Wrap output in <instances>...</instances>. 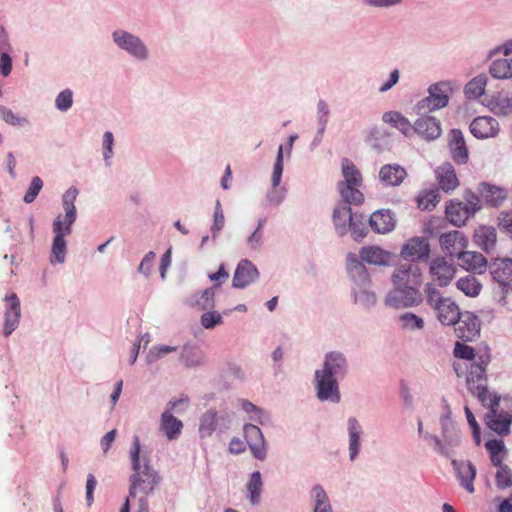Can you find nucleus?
I'll return each instance as SVG.
<instances>
[{"label":"nucleus","mask_w":512,"mask_h":512,"mask_svg":"<svg viewBox=\"0 0 512 512\" xmlns=\"http://www.w3.org/2000/svg\"><path fill=\"white\" fill-rule=\"evenodd\" d=\"M423 282V273L416 263L400 264L393 272V290L385 299L389 307H410L421 302L422 294L419 290Z\"/></svg>","instance_id":"f257e3e1"},{"label":"nucleus","mask_w":512,"mask_h":512,"mask_svg":"<svg viewBox=\"0 0 512 512\" xmlns=\"http://www.w3.org/2000/svg\"><path fill=\"white\" fill-rule=\"evenodd\" d=\"M141 444L138 436L133 437L130 459L133 473L130 476L129 497L134 498L138 493L145 497L154 492L160 482V476L153 469L147 455H140Z\"/></svg>","instance_id":"f03ea898"},{"label":"nucleus","mask_w":512,"mask_h":512,"mask_svg":"<svg viewBox=\"0 0 512 512\" xmlns=\"http://www.w3.org/2000/svg\"><path fill=\"white\" fill-rule=\"evenodd\" d=\"M347 368L346 358L340 352L334 351L326 355L323 369L315 372L317 397L321 401H340L337 378L343 377Z\"/></svg>","instance_id":"7ed1b4c3"},{"label":"nucleus","mask_w":512,"mask_h":512,"mask_svg":"<svg viewBox=\"0 0 512 512\" xmlns=\"http://www.w3.org/2000/svg\"><path fill=\"white\" fill-rule=\"evenodd\" d=\"M488 357L480 356L477 361L471 363L466 376V385L482 406H493L500 402V397L488 390L486 368Z\"/></svg>","instance_id":"20e7f679"},{"label":"nucleus","mask_w":512,"mask_h":512,"mask_svg":"<svg viewBox=\"0 0 512 512\" xmlns=\"http://www.w3.org/2000/svg\"><path fill=\"white\" fill-rule=\"evenodd\" d=\"M425 292L428 304L436 310L437 318L443 325H455L460 320L463 314L451 298L442 297L431 284H427Z\"/></svg>","instance_id":"39448f33"},{"label":"nucleus","mask_w":512,"mask_h":512,"mask_svg":"<svg viewBox=\"0 0 512 512\" xmlns=\"http://www.w3.org/2000/svg\"><path fill=\"white\" fill-rule=\"evenodd\" d=\"M342 174L344 180L339 185L342 198L349 204H361L363 194L359 187L362 184V176L356 166L347 158L342 159Z\"/></svg>","instance_id":"423d86ee"},{"label":"nucleus","mask_w":512,"mask_h":512,"mask_svg":"<svg viewBox=\"0 0 512 512\" xmlns=\"http://www.w3.org/2000/svg\"><path fill=\"white\" fill-rule=\"evenodd\" d=\"M465 199L466 203L459 200H450L446 204V218L453 226H464L481 209V201L477 195L468 193Z\"/></svg>","instance_id":"0eeeda50"},{"label":"nucleus","mask_w":512,"mask_h":512,"mask_svg":"<svg viewBox=\"0 0 512 512\" xmlns=\"http://www.w3.org/2000/svg\"><path fill=\"white\" fill-rule=\"evenodd\" d=\"M188 398L171 400L167 403L166 410L161 414L159 429L168 440H176L182 433L183 422L172 415L173 411L178 412L177 408L187 403Z\"/></svg>","instance_id":"6e6552de"},{"label":"nucleus","mask_w":512,"mask_h":512,"mask_svg":"<svg viewBox=\"0 0 512 512\" xmlns=\"http://www.w3.org/2000/svg\"><path fill=\"white\" fill-rule=\"evenodd\" d=\"M449 90L450 87L445 82H440L430 86L429 96L420 100L416 105L417 113L420 115H426L428 112L445 107L449 100Z\"/></svg>","instance_id":"1a4fd4ad"},{"label":"nucleus","mask_w":512,"mask_h":512,"mask_svg":"<svg viewBox=\"0 0 512 512\" xmlns=\"http://www.w3.org/2000/svg\"><path fill=\"white\" fill-rule=\"evenodd\" d=\"M71 227L72 224L63 222L62 215H58L54 220L53 232L55 233V237L51 249V263L64 262L67 251V245L64 237L71 234Z\"/></svg>","instance_id":"9d476101"},{"label":"nucleus","mask_w":512,"mask_h":512,"mask_svg":"<svg viewBox=\"0 0 512 512\" xmlns=\"http://www.w3.org/2000/svg\"><path fill=\"white\" fill-rule=\"evenodd\" d=\"M439 244L443 253L450 258L459 259L466 251L469 241L463 232L452 230L440 235Z\"/></svg>","instance_id":"9b49d317"},{"label":"nucleus","mask_w":512,"mask_h":512,"mask_svg":"<svg viewBox=\"0 0 512 512\" xmlns=\"http://www.w3.org/2000/svg\"><path fill=\"white\" fill-rule=\"evenodd\" d=\"M457 268L452 261L444 256H437L429 263V273L432 280L439 286L445 287L450 284L456 274Z\"/></svg>","instance_id":"f8f14e48"},{"label":"nucleus","mask_w":512,"mask_h":512,"mask_svg":"<svg viewBox=\"0 0 512 512\" xmlns=\"http://www.w3.org/2000/svg\"><path fill=\"white\" fill-rule=\"evenodd\" d=\"M430 255V244L427 237H412L406 241L400 251V256L409 263L426 260Z\"/></svg>","instance_id":"ddd939ff"},{"label":"nucleus","mask_w":512,"mask_h":512,"mask_svg":"<svg viewBox=\"0 0 512 512\" xmlns=\"http://www.w3.org/2000/svg\"><path fill=\"white\" fill-rule=\"evenodd\" d=\"M489 409L486 415L487 426L499 435H507L510 432L512 416L505 411H499V402L493 406H484Z\"/></svg>","instance_id":"4468645a"},{"label":"nucleus","mask_w":512,"mask_h":512,"mask_svg":"<svg viewBox=\"0 0 512 512\" xmlns=\"http://www.w3.org/2000/svg\"><path fill=\"white\" fill-rule=\"evenodd\" d=\"M490 274L493 280L503 288L505 293L512 289L511 259H495L490 264Z\"/></svg>","instance_id":"2eb2a0df"},{"label":"nucleus","mask_w":512,"mask_h":512,"mask_svg":"<svg viewBox=\"0 0 512 512\" xmlns=\"http://www.w3.org/2000/svg\"><path fill=\"white\" fill-rule=\"evenodd\" d=\"M113 39L118 46L133 56L140 59L147 57V49L138 37L125 31H116L113 33Z\"/></svg>","instance_id":"dca6fc26"},{"label":"nucleus","mask_w":512,"mask_h":512,"mask_svg":"<svg viewBox=\"0 0 512 512\" xmlns=\"http://www.w3.org/2000/svg\"><path fill=\"white\" fill-rule=\"evenodd\" d=\"M499 130L498 121L491 116L476 117L470 124V132L478 139L493 138Z\"/></svg>","instance_id":"f3484780"},{"label":"nucleus","mask_w":512,"mask_h":512,"mask_svg":"<svg viewBox=\"0 0 512 512\" xmlns=\"http://www.w3.org/2000/svg\"><path fill=\"white\" fill-rule=\"evenodd\" d=\"M244 436L255 458L263 460L266 457V448L260 428L253 424L244 426Z\"/></svg>","instance_id":"a211bd4d"},{"label":"nucleus","mask_w":512,"mask_h":512,"mask_svg":"<svg viewBox=\"0 0 512 512\" xmlns=\"http://www.w3.org/2000/svg\"><path fill=\"white\" fill-rule=\"evenodd\" d=\"M455 325H457L455 328L456 335L463 341H473L480 332L478 318L468 312L464 313Z\"/></svg>","instance_id":"6ab92c4d"},{"label":"nucleus","mask_w":512,"mask_h":512,"mask_svg":"<svg viewBox=\"0 0 512 512\" xmlns=\"http://www.w3.org/2000/svg\"><path fill=\"white\" fill-rule=\"evenodd\" d=\"M5 300L8 302V307L4 315V336H9L17 327L20 320L21 308L20 300L15 293L7 296Z\"/></svg>","instance_id":"aec40b11"},{"label":"nucleus","mask_w":512,"mask_h":512,"mask_svg":"<svg viewBox=\"0 0 512 512\" xmlns=\"http://www.w3.org/2000/svg\"><path fill=\"white\" fill-rule=\"evenodd\" d=\"M333 221L339 235H345L350 228L356 233V223L353 222L352 209L347 202L334 209Z\"/></svg>","instance_id":"412c9836"},{"label":"nucleus","mask_w":512,"mask_h":512,"mask_svg":"<svg viewBox=\"0 0 512 512\" xmlns=\"http://www.w3.org/2000/svg\"><path fill=\"white\" fill-rule=\"evenodd\" d=\"M257 268L248 260H241L233 276V287L244 288L258 278Z\"/></svg>","instance_id":"4be33fe9"},{"label":"nucleus","mask_w":512,"mask_h":512,"mask_svg":"<svg viewBox=\"0 0 512 512\" xmlns=\"http://www.w3.org/2000/svg\"><path fill=\"white\" fill-rule=\"evenodd\" d=\"M359 257L367 264L387 266L392 260V253L378 246H364L359 251Z\"/></svg>","instance_id":"5701e85b"},{"label":"nucleus","mask_w":512,"mask_h":512,"mask_svg":"<svg viewBox=\"0 0 512 512\" xmlns=\"http://www.w3.org/2000/svg\"><path fill=\"white\" fill-rule=\"evenodd\" d=\"M459 266L474 274H483L487 268V259L479 252L465 251L458 259Z\"/></svg>","instance_id":"b1692460"},{"label":"nucleus","mask_w":512,"mask_h":512,"mask_svg":"<svg viewBox=\"0 0 512 512\" xmlns=\"http://www.w3.org/2000/svg\"><path fill=\"white\" fill-rule=\"evenodd\" d=\"M436 179L440 188L445 192H451L459 186V179L451 163H443L435 170Z\"/></svg>","instance_id":"393cba45"},{"label":"nucleus","mask_w":512,"mask_h":512,"mask_svg":"<svg viewBox=\"0 0 512 512\" xmlns=\"http://www.w3.org/2000/svg\"><path fill=\"white\" fill-rule=\"evenodd\" d=\"M449 149L453 160L459 164H464L468 160V149L465 143L463 133L458 129L450 132Z\"/></svg>","instance_id":"a878e982"},{"label":"nucleus","mask_w":512,"mask_h":512,"mask_svg":"<svg viewBox=\"0 0 512 512\" xmlns=\"http://www.w3.org/2000/svg\"><path fill=\"white\" fill-rule=\"evenodd\" d=\"M452 464L457 471L458 479L461 486L468 492L474 493L475 488L473 481L476 477V468L470 461H456L453 460Z\"/></svg>","instance_id":"bb28decb"},{"label":"nucleus","mask_w":512,"mask_h":512,"mask_svg":"<svg viewBox=\"0 0 512 512\" xmlns=\"http://www.w3.org/2000/svg\"><path fill=\"white\" fill-rule=\"evenodd\" d=\"M414 132L421 135L425 139H436L441 134V126L439 121L431 116L421 115L414 124Z\"/></svg>","instance_id":"cd10ccee"},{"label":"nucleus","mask_w":512,"mask_h":512,"mask_svg":"<svg viewBox=\"0 0 512 512\" xmlns=\"http://www.w3.org/2000/svg\"><path fill=\"white\" fill-rule=\"evenodd\" d=\"M396 220L389 210H378L371 214L369 224L374 232L386 234L395 227Z\"/></svg>","instance_id":"c85d7f7f"},{"label":"nucleus","mask_w":512,"mask_h":512,"mask_svg":"<svg viewBox=\"0 0 512 512\" xmlns=\"http://www.w3.org/2000/svg\"><path fill=\"white\" fill-rule=\"evenodd\" d=\"M347 269L351 277L358 284L365 286L370 283L369 273L363 264L364 261L355 253H348L346 257Z\"/></svg>","instance_id":"c756f323"},{"label":"nucleus","mask_w":512,"mask_h":512,"mask_svg":"<svg viewBox=\"0 0 512 512\" xmlns=\"http://www.w3.org/2000/svg\"><path fill=\"white\" fill-rule=\"evenodd\" d=\"M473 240L479 248L485 252H490L497 242L496 229L493 226H479L474 231Z\"/></svg>","instance_id":"7c9ffc66"},{"label":"nucleus","mask_w":512,"mask_h":512,"mask_svg":"<svg viewBox=\"0 0 512 512\" xmlns=\"http://www.w3.org/2000/svg\"><path fill=\"white\" fill-rule=\"evenodd\" d=\"M406 176V170L399 165H384L379 172L380 180L390 186L400 185Z\"/></svg>","instance_id":"2f4dec72"},{"label":"nucleus","mask_w":512,"mask_h":512,"mask_svg":"<svg viewBox=\"0 0 512 512\" xmlns=\"http://www.w3.org/2000/svg\"><path fill=\"white\" fill-rule=\"evenodd\" d=\"M479 192L486 203L494 207L501 205L507 197V191L504 188L487 183L480 184Z\"/></svg>","instance_id":"473e14b6"},{"label":"nucleus","mask_w":512,"mask_h":512,"mask_svg":"<svg viewBox=\"0 0 512 512\" xmlns=\"http://www.w3.org/2000/svg\"><path fill=\"white\" fill-rule=\"evenodd\" d=\"M382 119L385 123L398 129L405 136H410L414 133V125H412L409 120L399 112H385Z\"/></svg>","instance_id":"72a5a7b5"},{"label":"nucleus","mask_w":512,"mask_h":512,"mask_svg":"<svg viewBox=\"0 0 512 512\" xmlns=\"http://www.w3.org/2000/svg\"><path fill=\"white\" fill-rule=\"evenodd\" d=\"M219 285H214L211 288L205 289L202 294L198 297L193 295L188 299V305L199 310H207L214 307L215 301V289Z\"/></svg>","instance_id":"f704fd0d"},{"label":"nucleus","mask_w":512,"mask_h":512,"mask_svg":"<svg viewBox=\"0 0 512 512\" xmlns=\"http://www.w3.org/2000/svg\"><path fill=\"white\" fill-rule=\"evenodd\" d=\"M78 196V190L75 187L69 188L63 195V208L65 216L62 217L64 223L73 224L76 220V208L74 202Z\"/></svg>","instance_id":"c9c22d12"},{"label":"nucleus","mask_w":512,"mask_h":512,"mask_svg":"<svg viewBox=\"0 0 512 512\" xmlns=\"http://www.w3.org/2000/svg\"><path fill=\"white\" fill-rule=\"evenodd\" d=\"M456 287L468 297H476L480 294L482 284L475 276L467 275L456 282Z\"/></svg>","instance_id":"e433bc0d"},{"label":"nucleus","mask_w":512,"mask_h":512,"mask_svg":"<svg viewBox=\"0 0 512 512\" xmlns=\"http://www.w3.org/2000/svg\"><path fill=\"white\" fill-rule=\"evenodd\" d=\"M440 201L438 189L423 190L416 198L417 206L420 210L431 211Z\"/></svg>","instance_id":"4c0bfd02"},{"label":"nucleus","mask_w":512,"mask_h":512,"mask_svg":"<svg viewBox=\"0 0 512 512\" xmlns=\"http://www.w3.org/2000/svg\"><path fill=\"white\" fill-rule=\"evenodd\" d=\"M350 459L354 460L360 448L361 427L355 418L348 420Z\"/></svg>","instance_id":"58836bf2"},{"label":"nucleus","mask_w":512,"mask_h":512,"mask_svg":"<svg viewBox=\"0 0 512 512\" xmlns=\"http://www.w3.org/2000/svg\"><path fill=\"white\" fill-rule=\"evenodd\" d=\"M489 72L493 78H512V58L497 59L493 61L490 65Z\"/></svg>","instance_id":"ea45409f"},{"label":"nucleus","mask_w":512,"mask_h":512,"mask_svg":"<svg viewBox=\"0 0 512 512\" xmlns=\"http://www.w3.org/2000/svg\"><path fill=\"white\" fill-rule=\"evenodd\" d=\"M487 77L483 74L474 77L465 86V95L472 98H479L485 92Z\"/></svg>","instance_id":"a19ab883"},{"label":"nucleus","mask_w":512,"mask_h":512,"mask_svg":"<svg viewBox=\"0 0 512 512\" xmlns=\"http://www.w3.org/2000/svg\"><path fill=\"white\" fill-rule=\"evenodd\" d=\"M218 423L217 413L207 411L200 420L199 432L201 437H209L215 431Z\"/></svg>","instance_id":"79ce46f5"},{"label":"nucleus","mask_w":512,"mask_h":512,"mask_svg":"<svg viewBox=\"0 0 512 512\" xmlns=\"http://www.w3.org/2000/svg\"><path fill=\"white\" fill-rule=\"evenodd\" d=\"M497 467V471L495 474V482L496 486L503 490L508 487L512 486V470L509 468L508 465L503 464L500 462V464L495 465Z\"/></svg>","instance_id":"37998d69"},{"label":"nucleus","mask_w":512,"mask_h":512,"mask_svg":"<svg viewBox=\"0 0 512 512\" xmlns=\"http://www.w3.org/2000/svg\"><path fill=\"white\" fill-rule=\"evenodd\" d=\"M262 480L260 472L256 471L252 473L251 478L247 484L249 492V498L253 505L259 502L260 494L262 491Z\"/></svg>","instance_id":"c03bdc74"},{"label":"nucleus","mask_w":512,"mask_h":512,"mask_svg":"<svg viewBox=\"0 0 512 512\" xmlns=\"http://www.w3.org/2000/svg\"><path fill=\"white\" fill-rule=\"evenodd\" d=\"M486 449L490 454V459L493 465H498L502 462L500 453L505 451V445L502 440L492 439L488 440L485 444Z\"/></svg>","instance_id":"a18cd8bd"},{"label":"nucleus","mask_w":512,"mask_h":512,"mask_svg":"<svg viewBox=\"0 0 512 512\" xmlns=\"http://www.w3.org/2000/svg\"><path fill=\"white\" fill-rule=\"evenodd\" d=\"M0 115L7 124L12 126L28 124V120L25 117L17 116L11 109L4 106H0Z\"/></svg>","instance_id":"49530a36"},{"label":"nucleus","mask_w":512,"mask_h":512,"mask_svg":"<svg viewBox=\"0 0 512 512\" xmlns=\"http://www.w3.org/2000/svg\"><path fill=\"white\" fill-rule=\"evenodd\" d=\"M283 172V146L280 145L277 152L276 161L272 173V186L275 188L281 182Z\"/></svg>","instance_id":"de8ad7c7"},{"label":"nucleus","mask_w":512,"mask_h":512,"mask_svg":"<svg viewBox=\"0 0 512 512\" xmlns=\"http://www.w3.org/2000/svg\"><path fill=\"white\" fill-rule=\"evenodd\" d=\"M224 224H225V218H224L223 209H222L220 201L217 200L216 206H215V211H214V221L211 226L213 238H215L217 233H219L223 229Z\"/></svg>","instance_id":"09e8293b"},{"label":"nucleus","mask_w":512,"mask_h":512,"mask_svg":"<svg viewBox=\"0 0 512 512\" xmlns=\"http://www.w3.org/2000/svg\"><path fill=\"white\" fill-rule=\"evenodd\" d=\"M73 103V93L71 90L66 89L58 94L55 100V105L60 111H67L71 108Z\"/></svg>","instance_id":"8fccbe9b"},{"label":"nucleus","mask_w":512,"mask_h":512,"mask_svg":"<svg viewBox=\"0 0 512 512\" xmlns=\"http://www.w3.org/2000/svg\"><path fill=\"white\" fill-rule=\"evenodd\" d=\"M42 187H43V181L41 180L40 177L35 176L32 179L29 189L27 190V192L23 198L24 202L32 203L35 200V198L37 197V195L40 192V190L42 189Z\"/></svg>","instance_id":"3c124183"},{"label":"nucleus","mask_w":512,"mask_h":512,"mask_svg":"<svg viewBox=\"0 0 512 512\" xmlns=\"http://www.w3.org/2000/svg\"><path fill=\"white\" fill-rule=\"evenodd\" d=\"M223 322L222 316L218 312H206L201 316V325L206 329H212Z\"/></svg>","instance_id":"603ef678"},{"label":"nucleus","mask_w":512,"mask_h":512,"mask_svg":"<svg viewBox=\"0 0 512 512\" xmlns=\"http://www.w3.org/2000/svg\"><path fill=\"white\" fill-rule=\"evenodd\" d=\"M400 319L403 326L409 329H422L424 326L423 320L413 313H405Z\"/></svg>","instance_id":"864d4df0"},{"label":"nucleus","mask_w":512,"mask_h":512,"mask_svg":"<svg viewBox=\"0 0 512 512\" xmlns=\"http://www.w3.org/2000/svg\"><path fill=\"white\" fill-rule=\"evenodd\" d=\"M464 411H465L467 422L472 429L473 438H474L476 444L479 445L481 442L480 426L477 423L475 416L473 415L472 411L470 410V408L468 406L464 407Z\"/></svg>","instance_id":"5fc2aeb1"},{"label":"nucleus","mask_w":512,"mask_h":512,"mask_svg":"<svg viewBox=\"0 0 512 512\" xmlns=\"http://www.w3.org/2000/svg\"><path fill=\"white\" fill-rule=\"evenodd\" d=\"M454 355L460 359L473 360L475 358L474 349L466 344L456 343Z\"/></svg>","instance_id":"6e6d98bb"},{"label":"nucleus","mask_w":512,"mask_h":512,"mask_svg":"<svg viewBox=\"0 0 512 512\" xmlns=\"http://www.w3.org/2000/svg\"><path fill=\"white\" fill-rule=\"evenodd\" d=\"M498 226L512 235V211H502L498 216Z\"/></svg>","instance_id":"4d7b16f0"},{"label":"nucleus","mask_w":512,"mask_h":512,"mask_svg":"<svg viewBox=\"0 0 512 512\" xmlns=\"http://www.w3.org/2000/svg\"><path fill=\"white\" fill-rule=\"evenodd\" d=\"M176 349L177 348L175 346H168V345L155 346L150 350L148 357H149L150 361L157 360L166 354L176 351Z\"/></svg>","instance_id":"13d9d810"},{"label":"nucleus","mask_w":512,"mask_h":512,"mask_svg":"<svg viewBox=\"0 0 512 512\" xmlns=\"http://www.w3.org/2000/svg\"><path fill=\"white\" fill-rule=\"evenodd\" d=\"M113 134L109 131L104 133L103 136V147H104V159L105 161H108L112 155V148H113Z\"/></svg>","instance_id":"bf43d9fd"},{"label":"nucleus","mask_w":512,"mask_h":512,"mask_svg":"<svg viewBox=\"0 0 512 512\" xmlns=\"http://www.w3.org/2000/svg\"><path fill=\"white\" fill-rule=\"evenodd\" d=\"M440 219L431 217L423 225V233L427 236H433L438 232Z\"/></svg>","instance_id":"052dcab7"},{"label":"nucleus","mask_w":512,"mask_h":512,"mask_svg":"<svg viewBox=\"0 0 512 512\" xmlns=\"http://www.w3.org/2000/svg\"><path fill=\"white\" fill-rule=\"evenodd\" d=\"M12 70V60L7 53H2L0 56V72L2 76L7 77Z\"/></svg>","instance_id":"680f3d73"},{"label":"nucleus","mask_w":512,"mask_h":512,"mask_svg":"<svg viewBox=\"0 0 512 512\" xmlns=\"http://www.w3.org/2000/svg\"><path fill=\"white\" fill-rule=\"evenodd\" d=\"M97 485V481L93 474H89L87 477L86 483V499L87 503L90 506L93 502V491Z\"/></svg>","instance_id":"e2e57ef3"},{"label":"nucleus","mask_w":512,"mask_h":512,"mask_svg":"<svg viewBox=\"0 0 512 512\" xmlns=\"http://www.w3.org/2000/svg\"><path fill=\"white\" fill-rule=\"evenodd\" d=\"M312 494L316 501L315 505L322 506V504L329 503L328 497H327L324 489L321 486H319V485L315 486L312 490Z\"/></svg>","instance_id":"0e129e2a"},{"label":"nucleus","mask_w":512,"mask_h":512,"mask_svg":"<svg viewBox=\"0 0 512 512\" xmlns=\"http://www.w3.org/2000/svg\"><path fill=\"white\" fill-rule=\"evenodd\" d=\"M116 437V430L113 429L106 433L101 439V446L104 453H107Z\"/></svg>","instance_id":"69168bd1"},{"label":"nucleus","mask_w":512,"mask_h":512,"mask_svg":"<svg viewBox=\"0 0 512 512\" xmlns=\"http://www.w3.org/2000/svg\"><path fill=\"white\" fill-rule=\"evenodd\" d=\"M265 220H260L257 229L253 232V234L249 237L248 243L252 248H256L259 246L261 241V233L260 228L264 225Z\"/></svg>","instance_id":"338daca9"},{"label":"nucleus","mask_w":512,"mask_h":512,"mask_svg":"<svg viewBox=\"0 0 512 512\" xmlns=\"http://www.w3.org/2000/svg\"><path fill=\"white\" fill-rule=\"evenodd\" d=\"M229 451L233 454H240L245 451V444L238 438H233L229 443Z\"/></svg>","instance_id":"774afa93"}]
</instances>
